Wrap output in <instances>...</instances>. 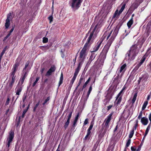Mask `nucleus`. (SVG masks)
I'll use <instances>...</instances> for the list:
<instances>
[{"label": "nucleus", "instance_id": "nucleus-61", "mask_svg": "<svg viewBox=\"0 0 151 151\" xmlns=\"http://www.w3.org/2000/svg\"><path fill=\"white\" fill-rule=\"evenodd\" d=\"M143 1L144 0H135V1H136L138 3L140 4L142 3L143 2Z\"/></svg>", "mask_w": 151, "mask_h": 151}, {"label": "nucleus", "instance_id": "nucleus-54", "mask_svg": "<svg viewBox=\"0 0 151 151\" xmlns=\"http://www.w3.org/2000/svg\"><path fill=\"white\" fill-rule=\"evenodd\" d=\"M92 85H93V83H91V84L90 85V87L89 88L88 91V92L89 93H91L92 89Z\"/></svg>", "mask_w": 151, "mask_h": 151}, {"label": "nucleus", "instance_id": "nucleus-3", "mask_svg": "<svg viewBox=\"0 0 151 151\" xmlns=\"http://www.w3.org/2000/svg\"><path fill=\"white\" fill-rule=\"evenodd\" d=\"M143 40H139L137 44L133 45L130 47L126 54V57H127V58L128 60H133L135 58L139 52V50L137 49V46L139 45V48H141L144 42Z\"/></svg>", "mask_w": 151, "mask_h": 151}, {"label": "nucleus", "instance_id": "nucleus-58", "mask_svg": "<svg viewBox=\"0 0 151 151\" xmlns=\"http://www.w3.org/2000/svg\"><path fill=\"white\" fill-rule=\"evenodd\" d=\"M142 111H141L139 113V114L138 116V117H137V118L138 119H140L141 118H142Z\"/></svg>", "mask_w": 151, "mask_h": 151}, {"label": "nucleus", "instance_id": "nucleus-5", "mask_svg": "<svg viewBox=\"0 0 151 151\" xmlns=\"http://www.w3.org/2000/svg\"><path fill=\"white\" fill-rule=\"evenodd\" d=\"M94 33H93V32H91L89 36L87 39V42L84 45L85 47H88L90 46L91 44L92 43L93 41L92 37L93 36Z\"/></svg>", "mask_w": 151, "mask_h": 151}, {"label": "nucleus", "instance_id": "nucleus-32", "mask_svg": "<svg viewBox=\"0 0 151 151\" xmlns=\"http://www.w3.org/2000/svg\"><path fill=\"white\" fill-rule=\"evenodd\" d=\"M126 6V4H124L122 6V7L119 10L118 14V15H119L121 14L122 13V12L124 10V9L125 6Z\"/></svg>", "mask_w": 151, "mask_h": 151}, {"label": "nucleus", "instance_id": "nucleus-41", "mask_svg": "<svg viewBox=\"0 0 151 151\" xmlns=\"http://www.w3.org/2000/svg\"><path fill=\"white\" fill-rule=\"evenodd\" d=\"M40 79V77H37L36 78L35 81L34 82V83H33V84L32 85V86L33 87H34L35 86L36 84L37 83L38 81H39V80Z\"/></svg>", "mask_w": 151, "mask_h": 151}, {"label": "nucleus", "instance_id": "nucleus-62", "mask_svg": "<svg viewBox=\"0 0 151 151\" xmlns=\"http://www.w3.org/2000/svg\"><path fill=\"white\" fill-rule=\"evenodd\" d=\"M29 63H26L25 65V67L23 69V70H25L27 69L28 66L29 65Z\"/></svg>", "mask_w": 151, "mask_h": 151}, {"label": "nucleus", "instance_id": "nucleus-55", "mask_svg": "<svg viewBox=\"0 0 151 151\" xmlns=\"http://www.w3.org/2000/svg\"><path fill=\"white\" fill-rule=\"evenodd\" d=\"M150 124L148 125L147 127V129H146V130L145 132H146V133H148V132H149V130L150 129Z\"/></svg>", "mask_w": 151, "mask_h": 151}, {"label": "nucleus", "instance_id": "nucleus-26", "mask_svg": "<svg viewBox=\"0 0 151 151\" xmlns=\"http://www.w3.org/2000/svg\"><path fill=\"white\" fill-rule=\"evenodd\" d=\"M63 74L62 73L61 74L60 78L59 81L58 83V87L63 83Z\"/></svg>", "mask_w": 151, "mask_h": 151}, {"label": "nucleus", "instance_id": "nucleus-47", "mask_svg": "<svg viewBox=\"0 0 151 151\" xmlns=\"http://www.w3.org/2000/svg\"><path fill=\"white\" fill-rule=\"evenodd\" d=\"M143 142L142 141L141 143L140 144V145L138 146V148L137 150L136 151H140V150L141 147L143 145Z\"/></svg>", "mask_w": 151, "mask_h": 151}, {"label": "nucleus", "instance_id": "nucleus-35", "mask_svg": "<svg viewBox=\"0 0 151 151\" xmlns=\"http://www.w3.org/2000/svg\"><path fill=\"white\" fill-rule=\"evenodd\" d=\"M122 99V96H121L119 98H118L117 99L118 100L117 102L116 103L115 101L114 102L115 104L116 105V106H117L118 105L120 104V103Z\"/></svg>", "mask_w": 151, "mask_h": 151}, {"label": "nucleus", "instance_id": "nucleus-44", "mask_svg": "<svg viewBox=\"0 0 151 151\" xmlns=\"http://www.w3.org/2000/svg\"><path fill=\"white\" fill-rule=\"evenodd\" d=\"M91 136H89L87 134L86 135L85 137L83 138L84 141H86V140H89Z\"/></svg>", "mask_w": 151, "mask_h": 151}, {"label": "nucleus", "instance_id": "nucleus-57", "mask_svg": "<svg viewBox=\"0 0 151 151\" xmlns=\"http://www.w3.org/2000/svg\"><path fill=\"white\" fill-rule=\"evenodd\" d=\"M27 111V110H26L25 109H24L22 115V118H24V117L25 114L26 113Z\"/></svg>", "mask_w": 151, "mask_h": 151}, {"label": "nucleus", "instance_id": "nucleus-56", "mask_svg": "<svg viewBox=\"0 0 151 151\" xmlns=\"http://www.w3.org/2000/svg\"><path fill=\"white\" fill-rule=\"evenodd\" d=\"M27 95L24 94V95H23V97L22 99V101H23V103H24L25 101V100L27 98Z\"/></svg>", "mask_w": 151, "mask_h": 151}, {"label": "nucleus", "instance_id": "nucleus-7", "mask_svg": "<svg viewBox=\"0 0 151 151\" xmlns=\"http://www.w3.org/2000/svg\"><path fill=\"white\" fill-rule=\"evenodd\" d=\"M108 129L102 127L101 130L99 132V134L98 135V139L100 140L104 137Z\"/></svg>", "mask_w": 151, "mask_h": 151}, {"label": "nucleus", "instance_id": "nucleus-2", "mask_svg": "<svg viewBox=\"0 0 151 151\" xmlns=\"http://www.w3.org/2000/svg\"><path fill=\"white\" fill-rule=\"evenodd\" d=\"M87 47H85L84 46V47L80 52V55L78 58L79 60L78 65L77 68L75 69L73 76L70 81V84H71V87L72 86L73 84L74 83L76 77L80 71L81 65L84 62L86 55V50Z\"/></svg>", "mask_w": 151, "mask_h": 151}, {"label": "nucleus", "instance_id": "nucleus-13", "mask_svg": "<svg viewBox=\"0 0 151 151\" xmlns=\"http://www.w3.org/2000/svg\"><path fill=\"white\" fill-rule=\"evenodd\" d=\"M56 69V68L55 65H52L47 72L45 76H49L52 74L53 72H54Z\"/></svg>", "mask_w": 151, "mask_h": 151}, {"label": "nucleus", "instance_id": "nucleus-45", "mask_svg": "<svg viewBox=\"0 0 151 151\" xmlns=\"http://www.w3.org/2000/svg\"><path fill=\"white\" fill-rule=\"evenodd\" d=\"M142 65V64H140V63L139 62L135 66L134 68V70H137Z\"/></svg>", "mask_w": 151, "mask_h": 151}, {"label": "nucleus", "instance_id": "nucleus-43", "mask_svg": "<svg viewBox=\"0 0 151 151\" xmlns=\"http://www.w3.org/2000/svg\"><path fill=\"white\" fill-rule=\"evenodd\" d=\"M134 130H132L130 132L129 134V138H131L134 134Z\"/></svg>", "mask_w": 151, "mask_h": 151}, {"label": "nucleus", "instance_id": "nucleus-46", "mask_svg": "<svg viewBox=\"0 0 151 151\" xmlns=\"http://www.w3.org/2000/svg\"><path fill=\"white\" fill-rule=\"evenodd\" d=\"M138 120H136V124H135L134 127L133 128L132 130H134H134H135L136 129L137 127L138 124Z\"/></svg>", "mask_w": 151, "mask_h": 151}, {"label": "nucleus", "instance_id": "nucleus-60", "mask_svg": "<svg viewBox=\"0 0 151 151\" xmlns=\"http://www.w3.org/2000/svg\"><path fill=\"white\" fill-rule=\"evenodd\" d=\"M27 72L26 71V72H24V74L22 77V78L25 79L27 75Z\"/></svg>", "mask_w": 151, "mask_h": 151}, {"label": "nucleus", "instance_id": "nucleus-4", "mask_svg": "<svg viewBox=\"0 0 151 151\" xmlns=\"http://www.w3.org/2000/svg\"><path fill=\"white\" fill-rule=\"evenodd\" d=\"M114 114V112H111L107 116L106 118L105 119L104 122L102 124V125H103L104 123V126L102 127L108 129L109 128V123L110 122L111 120L112 119V115Z\"/></svg>", "mask_w": 151, "mask_h": 151}, {"label": "nucleus", "instance_id": "nucleus-27", "mask_svg": "<svg viewBox=\"0 0 151 151\" xmlns=\"http://www.w3.org/2000/svg\"><path fill=\"white\" fill-rule=\"evenodd\" d=\"M91 80V77L88 78L87 80L83 84L82 88L81 90H83V89L85 88L87 86V84Z\"/></svg>", "mask_w": 151, "mask_h": 151}, {"label": "nucleus", "instance_id": "nucleus-17", "mask_svg": "<svg viewBox=\"0 0 151 151\" xmlns=\"http://www.w3.org/2000/svg\"><path fill=\"white\" fill-rule=\"evenodd\" d=\"M111 5H109L107 6H105L104 7V12L105 13L106 15L111 11Z\"/></svg>", "mask_w": 151, "mask_h": 151}, {"label": "nucleus", "instance_id": "nucleus-50", "mask_svg": "<svg viewBox=\"0 0 151 151\" xmlns=\"http://www.w3.org/2000/svg\"><path fill=\"white\" fill-rule=\"evenodd\" d=\"M50 99V97H48L45 100L44 102L42 103V105H44Z\"/></svg>", "mask_w": 151, "mask_h": 151}, {"label": "nucleus", "instance_id": "nucleus-30", "mask_svg": "<svg viewBox=\"0 0 151 151\" xmlns=\"http://www.w3.org/2000/svg\"><path fill=\"white\" fill-rule=\"evenodd\" d=\"M22 90V88L20 86H18L16 90V95H19L20 93L21 92Z\"/></svg>", "mask_w": 151, "mask_h": 151}, {"label": "nucleus", "instance_id": "nucleus-1", "mask_svg": "<svg viewBox=\"0 0 151 151\" xmlns=\"http://www.w3.org/2000/svg\"><path fill=\"white\" fill-rule=\"evenodd\" d=\"M121 26V25L119 24L116 26L112 35L110 39L108 41L106 44L104 46L99 55V58L95 62V64L98 63V65L99 67H102L103 65L104 60L106 58L107 53L113 41L118 34Z\"/></svg>", "mask_w": 151, "mask_h": 151}, {"label": "nucleus", "instance_id": "nucleus-38", "mask_svg": "<svg viewBox=\"0 0 151 151\" xmlns=\"http://www.w3.org/2000/svg\"><path fill=\"white\" fill-rule=\"evenodd\" d=\"M148 102L147 101H145L144 102L142 107V110H144L146 108V106L148 104Z\"/></svg>", "mask_w": 151, "mask_h": 151}, {"label": "nucleus", "instance_id": "nucleus-34", "mask_svg": "<svg viewBox=\"0 0 151 151\" xmlns=\"http://www.w3.org/2000/svg\"><path fill=\"white\" fill-rule=\"evenodd\" d=\"M137 96V93H135L133 97L132 98V101H131L132 104H133L134 103V102L136 100Z\"/></svg>", "mask_w": 151, "mask_h": 151}, {"label": "nucleus", "instance_id": "nucleus-29", "mask_svg": "<svg viewBox=\"0 0 151 151\" xmlns=\"http://www.w3.org/2000/svg\"><path fill=\"white\" fill-rule=\"evenodd\" d=\"M119 74H118L117 76L114 78V82H115V83L117 84H118V83H119Z\"/></svg>", "mask_w": 151, "mask_h": 151}, {"label": "nucleus", "instance_id": "nucleus-14", "mask_svg": "<svg viewBox=\"0 0 151 151\" xmlns=\"http://www.w3.org/2000/svg\"><path fill=\"white\" fill-rule=\"evenodd\" d=\"M103 41V40H99L96 43L95 46L93 48V52H95L97 51L100 47Z\"/></svg>", "mask_w": 151, "mask_h": 151}, {"label": "nucleus", "instance_id": "nucleus-28", "mask_svg": "<svg viewBox=\"0 0 151 151\" xmlns=\"http://www.w3.org/2000/svg\"><path fill=\"white\" fill-rule=\"evenodd\" d=\"M140 4L137 2L136 1L132 5V7L135 9H137Z\"/></svg>", "mask_w": 151, "mask_h": 151}, {"label": "nucleus", "instance_id": "nucleus-24", "mask_svg": "<svg viewBox=\"0 0 151 151\" xmlns=\"http://www.w3.org/2000/svg\"><path fill=\"white\" fill-rule=\"evenodd\" d=\"M133 22L134 20L132 19H130L127 22V25L129 29L130 28L131 25L133 24Z\"/></svg>", "mask_w": 151, "mask_h": 151}, {"label": "nucleus", "instance_id": "nucleus-53", "mask_svg": "<svg viewBox=\"0 0 151 151\" xmlns=\"http://www.w3.org/2000/svg\"><path fill=\"white\" fill-rule=\"evenodd\" d=\"M113 106V104H110L108 106H107V110L109 111Z\"/></svg>", "mask_w": 151, "mask_h": 151}, {"label": "nucleus", "instance_id": "nucleus-6", "mask_svg": "<svg viewBox=\"0 0 151 151\" xmlns=\"http://www.w3.org/2000/svg\"><path fill=\"white\" fill-rule=\"evenodd\" d=\"M94 33H93V32H91L89 36L87 39V42L84 45L85 47H88L90 46L91 44L92 43L93 41L92 37L93 36Z\"/></svg>", "mask_w": 151, "mask_h": 151}, {"label": "nucleus", "instance_id": "nucleus-20", "mask_svg": "<svg viewBox=\"0 0 151 151\" xmlns=\"http://www.w3.org/2000/svg\"><path fill=\"white\" fill-rule=\"evenodd\" d=\"M96 55V54H95V52L92 51L88 63L90 64L92 61L94 59Z\"/></svg>", "mask_w": 151, "mask_h": 151}, {"label": "nucleus", "instance_id": "nucleus-40", "mask_svg": "<svg viewBox=\"0 0 151 151\" xmlns=\"http://www.w3.org/2000/svg\"><path fill=\"white\" fill-rule=\"evenodd\" d=\"M14 82L12 81H11L9 82L8 87V89L9 90H11V89Z\"/></svg>", "mask_w": 151, "mask_h": 151}, {"label": "nucleus", "instance_id": "nucleus-39", "mask_svg": "<svg viewBox=\"0 0 151 151\" xmlns=\"http://www.w3.org/2000/svg\"><path fill=\"white\" fill-rule=\"evenodd\" d=\"M40 100H39L35 105V107H34L33 109V111L34 112H35V111H36V109L37 108L38 106L40 104Z\"/></svg>", "mask_w": 151, "mask_h": 151}, {"label": "nucleus", "instance_id": "nucleus-22", "mask_svg": "<svg viewBox=\"0 0 151 151\" xmlns=\"http://www.w3.org/2000/svg\"><path fill=\"white\" fill-rule=\"evenodd\" d=\"M127 65L126 64H124L122 65L121 67L119 70L118 72V73L119 74L122 72V73H124L126 69Z\"/></svg>", "mask_w": 151, "mask_h": 151}, {"label": "nucleus", "instance_id": "nucleus-31", "mask_svg": "<svg viewBox=\"0 0 151 151\" xmlns=\"http://www.w3.org/2000/svg\"><path fill=\"white\" fill-rule=\"evenodd\" d=\"M131 141V140L130 139H129L128 140L124 151H127V147L129 146L130 144Z\"/></svg>", "mask_w": 151, "mask_h": 151}, {"label": "nucleus", "instance_id": "nucleus-42", "mask_svg": "<svg viewBox=\"0 0 151 151\" xmlns=\"http://www.w3.org/2000/svg\"><path fill=\"white\" fill-rule=\"evenodd\" d=\"M53 14V12H52V14L48 18V19L50 21V23H51L53 21V17L52 15Z\"/></svg>", "mask_w": 151, "mask_h": 151}, {"label": "nucleus", "instance_id": "nucleus-49", "mask_svg": "<svg viewBox=\"0 0 151 151\" xmlns=\"http://www.w3.org/2000/svg\"><path fill=\"white\" fill-rule=\"evenodd\" d=\"M88 124V118L86 119L83 123V126Z\"/></svg>", "mask_w": 151, "mask_h": 151}, {"label": "nucleus", "instance_id": "nucleus-37", "mask_svg": "<svg viewBox=\"0 0 151 151\" xmlns=\"http://www.w3.org/2000/svg\"><path fill=\"white\" fill-rule=\"evenodd\" d=\"M99 26H100V24H99V23L97 24L96 25L95 27H94L93 30L92 31V32H93V33H94V32L96 30L97 31V30L98 29V28H100V27H99Z\"/></svg>", "mask_w": 151, "mask_h": 151}, {"label": "nucleus", "instance_id": "nucleus-18", "mask_svg": "<svg viewBox=\"0 0 151 151\" xmlns=\"http://www.w3.org/2000/svg\"><path fill=\"white\" fill-rule=\"evenodd\" d=\"M94 124V121L93 120H92L91 122L90 126L87 130V133L86 134L89 136H91L90 134L91 133V130H92L93 125Z\"/></svg>", "mask_w": 151, "mask_h": 151}, {"label": "nucleus", "instance_id": "nucleus-8", "mask_svg": "<svg viewBox=\"0 0 151 151\" xmlns=\"http://www.w3.org/2000/svg\"><path fill=\"white\" fill-rule=\"evenodd\" d=\"M151 53V46L149 47L147 50L145 54L143 55L141 59L140 60V64H142L145 61L146 58Z\"/></svg>", "mask_w": 151, "mask_h": 151}, {"label": "nucleus", "instance_id": "nucleus-12", "mask_svg": "<svg viewBox=\"0 0 151 151\" xmlns=\"http://www.w3.org/2000/svg\"><path fill=\"white\" fill-rule=\"evenodd\" d=\"M14 136V132L12 130L10 131L8 138L7 139V142L11 143L13 140Z\"/></svg>", "mask_w": 151, "mask_h": 151}, {"label": "nucleus", "instance_id": "nucleus-9", "mask_svg": "<svg viewBox=\"0 0 151 151\" xmlns=\"http://www.w3.org/2000/svg\"><path fill=\"white\" fill-rule=\"evenodd\" d=\"M77 0H72L71 6L72 8L75 7L77 9L78 8L81 6V3L83 1L82 0H78V2L75 6V4Z\"/></svg>", "mask_w": 151, "mask_h": 151}, {"label": "nucleus", "instance_id": "nucleus-15", "mask_svg": "<svg viewBox=\"0 0 151 151\" xmlns=\"http://www.w3.org/2000/svg\"><path fill=\"white\" fill-rule=\"evenodd\" d=\"M11 16V13H9L7 15V18L6 19V23L5 24V26L6 29H8L10 25V17Z\"/></svg>", "mask_w": 151, "mask_h": 151}, {"label": "nucleus", "instance_id": "nucleus-52", "mask_svg": "<svg viewBox=\"0 0 151 151\" xmlns=\"http://www.w3.org/2000/svg\"><path fill=\"white\" fill-rule=\"evenodd\" d=\"M48 41V39L46 37H44L43 38L42 42L43 43H46Z\"/></svg>", "mask_w": 151, "mask_h": 151}, {"label": "nucleus", "instance_id": "nucleus-64", "mask_svg": "<svg viewBox=\"0 0 151 151\" xmlns=\"http://www.w3.org/2000/svg\"><path fill=\"white\" fill-rule=\"evenodd\" d=\"M79 115H80V113H79V112H78L77 113V115L76 116L75 119L78 120V117H79Z\"/></svg>", "mask_w": 151, "mask_h": 151}, {"label": "nucleus", "instance_id": "nucleus-23", "mask_svg": "<svg viewBox=\"0 0 151 151\" xmlns=\"http://www.w3.org/2000/svg\"><path fill=\"white\" fill-rule=\"evenodd\" d=\"M149 77V75L148 73H146L143 75L141 78H142V81L144 82L146 81Z\"/></svg>", "mask_w": 151, "mask_h": 151}, {"label": "nucleus", "instance_id": "nucleus-33", "mask_svg": "<svg viewBox=\"0 0 151 151\" xmlns=\"http://www.w3.org/2000/svg\"><path fill=\"white\" fill-rule=\"evenodd\" d=\"M7 46H6L4 48V49L3 50L2 52L1 53L0 55V61L1 62V59L2 58V56L5 53V51H6V49L7 48Z\"/></svg>", "mask_w": 151, "mask_h": 151}, {"label": "nucleus", "instance_id": "nucleus-19", "mask_svg": "<svg viewBox=\"0 0 151 151\" xmlns=\"http://www.w3.org/2000/svg\"><path fill=\"white\" fill-rule=\"evenodd\" d=\"M94 124V121L93 120H92L91 122L90 126L87 130V133L86 134L89 136H91L90 134L91 133V130H92L93 125Z\"/></svg>", "mask_w": 151, "mask_h": 151}, {"label": "nucleus", "instance_id": "nucleus-11", "mask_svg": "<svg viewBox=\"0 0 151 151\" xmlns=\"http://www.w3.org/2000/svg\"><path fill=\"white\" fill-rule=\"evenodd\" d=\"M73 112V110H72V111L70 112L68 116L66 122H65L64 126V127L65 128V130L67 129V128L69 125V124L70 123V120L72 117Z\"/></svg>", "mask_w": 151, "mask_h": 151}, {"label": "nucleus", "instance_id": "nucleus-36", "mask_svg": "<svg viewBox=\"0 0 151 151\" xmlns=\"http://www.w3.org/2000/svg\"><path fill=\"white\" fill-rule=\"evenodd\" d=\"M15 73H11L10 76L12 78V80L11 81L15 82V78L16 77V76H15Z\"/></svg>", "mask_w": 151, "mask_h": 151}, {"label": "nucleus", "instance_id": "nucleus-25", "mask_svg": "<svg viewBox=\"0 0 151 151\" xmlns=\"http://www.w3.org/2000/svg\"><path fill=\"white\" fill-rule=\"evenodd\" d=\"M52 44H50V46H40V49L43 50L45 51L46 50H47L52 45Z\"/></svg>", "mask_w": 151, "mask_h": 151}, {"label": "nucleus", "instance_id": "nucleus-16", "mask_svg": "<svg viewBox=\"0 0 151 151\" xmlns=\"http://www.w3.org/2000/svg\"><path fill=\"white\" fill-rule=\"evenodd\" d=\"M20 64V63L17 61L16 62L15 64L14 65L13 68L12 70L11 73H15L17 69V68Z\"/></svg>", "mask_w": 151, "mask_h": 151}, {"label": "nucleus", "instance_id": "nucleus-63", "mask_svg": "<svg viewBox=\"0 0 151 151\" xmlns=\"http://www.w3.org/2000/svg\"><path fill=\"white\" fill-rule=\"evenodd\" d=\"M131 149L132 151H135L136 150V148L135 147L132 146L131 147Z\"/></svg>", "mask_w": 151, "mask_h": 151}, {"label": "nucleus", "instance_id": "nucleus-48", "mask_svg": "<svg viewBox=\"0 0 151 151\" xmlns=\"http://www.w3.org/2000/svg\"><path fill=\"white\" fill-rule=\"evenodd\" d=\"M99 142H98V141H97V142H96V143L94 145V146H93V150H96L97 148V147L98 146V145L99 144Z\"/></svg>", "mask_w": 151, "mask_h": 151}, {"label": "nucleus", "instance_id": "nucleus-10", "mask_svg": "<svg viewBox=\"0 0 151 151\" xmlns=\"http://www.w3.org/2000/svg\"><path fill=\"white\" fill-rule=\"evenodd\" d=\"M113 94L114 93L111 95H108L105 96V99L103 100L104 104L105 106H106L109 103L110 100L112 98Z\"/></svg>", "mask_w": 151, "mask_h": 151}, {"label": "nucleus", "instance_id": "nucleus-51", "mask_svg": "<svg viewBox=\"0 0 151 151\" xmlns=\"http://www.w3.org/2000/svg\"><path fill=\"white\" fill-rule=\"evenodd\" d=\"M118 10V9H116L115 12V13L114 14V15L113 16V18H115L116 17L117 15H118V14L119 13Z\"/></svg>", "mask_w": 151, "mask_h": 151}, {"label": "nucleus", "instance_id": "nucleus-21", "mask_svg": "<svg viewBox=\"0 0 151 151\" xmlns=\"http://www.w3.org/2000/svg\"><path fill=\"white\" fill-rule=\"evenodd\" d=\"M141 122L142 124L146 125L148 122V120L147 118L144 117L141 118Z\"/></svg>", "mask_w": 151, "mask_h": 151}, {"label": "nucleus", "instance_id": "nucleus-59", "mask_svg": "<svg viewBox=\"0 0 151 151\" xmlns=\"http://www.w3.org/2000/svg\"><path fill=\"white\" fill-rule=\"evenodd\" d=\"M10 101V99L8 97L6 101V102L5 104V105L6 106L8 105L9 103V101Z\"/></svg>", "mask_w": 151, "mask_h": 151}]
</instances>
